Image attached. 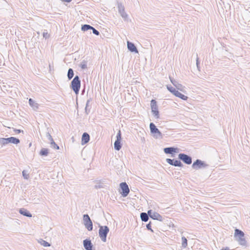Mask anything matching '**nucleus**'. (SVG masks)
I'll return each mask as SVG.
<instances>
[{"instance_id":"nucleus-17","label":"nucleus","mask_w":250,"mask_h":250,"mask_svg":"<svg viewBox=\"0 0 250 250\" xmlns=\"http://www.w3.org/2000/svg\"><path fill=\"white\" fill-rule=\"evenodd\" d=\"M177 148L172 147H169L165 148L164 149V152L166 154H173V153L177 152Z\"/></svg>"},{"instance_id":"nucleus-8","label":"nucleus","mask_w":250,"mask_h":250,"mask_svg":"<svg viewBox=\"0 0 250 250\" xmlns=\"http://www.w3.org/2000/svg\"><path fill=\"white\" fill-rule=\"evenodd\" d=\"M122 191L120 192L122 195L125 197H126L129 192V189L128 185L125 182H122L120 185Z\"/></svg>"},{"instance_id":"nucleus-22","label":"nucleus","mask_w":250,"mask_h":250,"mask_svg":"<svg viewBox=\"0 0 250 250\" xmlns=\"http://www.w3.org/2000/svg\"><path fill=\"white\" fill-rule=\"evenodd\" d=\"M175 96L183 100H187L188 98V97L187 96L184 95V94H182L178 91H177Z\"/></svg>"},{"instance_id":"nucleus-7","label":"nucleus","mask_w":250,"mask_h":250,"mask_svg":"<svg viewBox=\"0 0 250 250\" xmlns=\"http://www.w3.org/2000/svg\"><path fill=\"white\" fill-rule=\"evenodd\" d=\"M150 106H151V111L153 113V115L156 118H159V111L158 109V106L157 105V102L156 101L152 99L151 100L150 102Z\"/></svg>"},{"instance_id":"nucleus-18","label":"nucleus","mask_w":250,"mask_h":250,"mask_svg":"<svg viewBox=\"0 0 250 250\" xmlns=\"http://www.w3.org/2000/svg\"><path fill=\"white\" fill-rule=\"evenodd\" d=\"M7 139H8L7 141H8V144L11 143V144L17 145V144H19L20 142V141L19 139L16 138L14 137H11L9 138H7Z\"/></svg>"},{"instance_id":"nucleus-6","label":"nucleus","mask_w":250,"mask_h":250,"mask_svg":"<svg viewBox=\"0 0 250 250\" xmlns=\"http://www.w3.org/2000/svg\"><path fill=\"white\" fill-rule=\"evenodd\" d=\"M208 165L205 162L199 159H197L193 162L192 167L193 169H199L208 167Z\"/></svg>"},{"instance_id":"nucleus-20","label":"nucleus","mask_w":250,"mask_h":250,"mask_svg":"<svg viewBox=\"0 0 250 250\" xmlns=\"http://www.w3.org/2000/svg\"><path fill=\"white\" fill-rule=\"evenodd\" d=\"M29 103L30 105L35 110H36L38 109V104L36 103L32 99H29Z\"/></svg>"},{"instance_id":"nucleus-25","label":"nucleus","mask_w":250,"mask_h":250,"mask_svg":"<svg viewBox=\"0 0 250 250\" xmlns=\"http://www.w3.org/2000/svg\"><path fill=\"white\" fill-rule=\"evenodd\" d=\"M167 89L168 91H169L171 93H172L174 95H175L176 93L177 92V90L174 87H173L170 85H167Z\"/></svg>"},{"instance_id":"nucleus-1","label":"nucleus","mask_w":250,"mask_h":250,"mask_svg":"<svg viewBox=\"0 0 250 250\" xmlns=\"http://www.w3.org/2000/svg\"><path fill=\"white\" fill-rule=\"evenodd\" d=\"M245 234L242 230L236 229L234 230V237L236 241H237L239 244L245 246L247 245V241L245 238Z\"/></svg>"},{"instance_id":"nucleus-40","label":"nucleus","mask_w":250,"mask_h":250,"mask_svg":"<svg viewBox=\"0 0 250 250\" xmlns=\"http://www.w3.org/2000/svg\"><path fill=\"white\" fill-rule=\"evenodd\" d=\"M87 108H88V107L87 106H86L85 108V112L86 114H88L89 113V110L88 111Z\"/></svg>"},{"instance_id":"nucleus-2","label":"nucleus","mask_w":250,"mask_h":250,"mask_svg":"<svg viewBox=\"0 0 250 250\" xmlns=\"http://www.w3.org/2000/svg\"><path fill=\"white\" fill-rule=\"evenodd\" d=\"M81 87V80L78 76H75L71 81L70 87L74 92L78 94L79 92Z\"/></svg>"},{"instance_id":"nucleus-32","label":"nucleus","mask_w":250,"mask_h":250,"mask_svg":"<svg viewBox=\"0 0 250 250\" xmlns=\"http://www.w3.org/2000/svg\"><path fill=\"white\" fill-rule=\"evenodd\" d=\"M39 242L44 247H49L50 246V244L48 242L42 239H41L39 241Z\"/></svg>"},{"instance_id":"nucleus-28","label":"nucleus","mask_w":250,"mask_h":250,"mask_svg":"<svg viewBox=\"0 0 250 250\" xmlns=\"http://www.w3.org/2000/svg\"><path fill=\"white\" fill-rule=\"evenodd\" d=\"M182 247L184 248H186L187 246H188V241H187V238L184 237V236H183L182 237Z\"/></svg>"},{"instance_id":"nucleus-29","label":"nucleus","mask_w":250,"mask_h":250,"mask_svg":"<svg viewBox=\"0 0 250 250\" xmlns=\"http://www.w3.org/2000/svg\"><path fill=\"white\" fill-rule=\"evenodd\" d=\"M7 138H0V144L5 146L8 144Z\"/></svg>"},{"instance_id":"nucleus-30","label":"nucleus","mask_w":250,"mask_h":250,"mask_svg":"<svg viewBox=\"0 0 250 250\" xmlns=\"http://www.w3.org/2000/svg\"><path fill=\"white\" fill-rule=\"evenodd\" d=\"M80 67L83 69L87 68V62L83 60L80 64Z\"/></svg>"},{"instance_id":"nucleus-13","label":"nucleus","mask_w":250,"mask_h":250,"mask_svg":"<svg viewBox=\"0 0 250 250\" xmlns=\"http://www.w3.org/2000/svg\"><path fill=\"white\" fill-rule=\"evenodd\" d=\"M166 162L170 165L174 166L175 167H182L183 166V164L179 160L171 159L169 158H167L166 159Z\"/></svg>"},{"instance_id":"nucleus-10","label":"nucleus","mask_w":250,"mask_h":250,"mask_svg":"<svg viewBox=\"0 0 250 250\" xmlns=\"http://www.w3.org/2000/svg\"><path fill=\"white\" fill-rule=\"evenodd\" d=\"M178 158L187 165H190L192 163L191 157L186 154L180 153L178 155Z\"/></svg>"},{"instance_id":"nucleus-5","label":"nucleus","mask_w":250,"mask_h":250,"mask_svg":"<svg viewBox=\"0 0 250 250\" xmlns=\"http://www.w3.org/2000/svg\"><path fill=\"white\" fill-rule=\"evenodd\" d=\"M83 221L85 227L88 230L91 231L93 229V223L88 214L83 215Z\"/></svg>"},{"instance_id":"nucleus-12","label":"nucleus","mask_w":250,"mask_h":250,"mask_svg":"<svg viewBox=\"0 0 250 250\" xmlns=\"http://www.w3.org/2000/svg\"><path fill=\"white\" fill-rule=\"evenodd\" d=\"M171 83L173 84V85L175 86V87L179 90L184 92L185 90V87L183 86L182 84L179 83L177 81L174 80L171 77H169Z\"/></svg>"},{"instance_id":"nucleus-14","label":"nucleus","mask_w":250,"mask_h":250,"mask_svg":"<svg viewBox=\"0 0 250 250\" xmlns=\"http://www.w3.org/2000/svg\"><path fill=\"white\" fill-rule=\"evenodd\" d=\"M46 137L50 141L51 146L53 147L54 149H59V146L55 143L53 139L49 132L46 133Z\"/></svg>"},{"instance_id":"nucleus-33","label":"nucleus","mask_w":250,"mask_h":250,"mask_svg":"<svg viewBox=\"0 0 250 250\" xmlns=\"http://www.w3.org/2000/svg\"><path fill=\"white\" fill-rule=\"evenodd\" d=\"M22 174L25 179H28L29 178V174L27 173V171L25 170L22 171Z\"/></svg>"},{"instance_id":"nucleus-27","label":"nucleus","mask_w":250,"mask_h":250,"mask_svg":"<svg viewBox=\"0 0 250 250\" xmlns=\"http://www.w3.org/2000/svg\"><path fill=\"white\" fill-rule=\"evenodd\" d=\"M92 26L88 24H84L82 25L81 29L83 31H86L89 29H91Z\"/></svg>"},{"instance_id":"nucleus-11","label":"nucleus","mask_w":250,"mask_h":250,"mask_svg":"<svg viewBox=\"0 0 250 250\" xmlns=\"http://www.w3.org/2000/svg\"><path fill=\"white\" fill-rule=\"evenodd\" d=\"M148 214L151 218L154 220H157L160 221H163V217L159 213L155 211H152V210H149L148 211Z\"/></svg>"},{"instance_id":"nucleus-16","label":"nucleus","mask_w":250,"mask_h":250,"mask_svg":"<svg viewBox=\"0 0 250 250\" xmlns=\"http://www.w3.org/2000/svg\"><path fill=\"white\" fill-rule=\"evenodd\" d=\"M90 140V136L89 135L86 133L84 132L83 133L82 138V144L84 145L87 143Z\"/></svg>"},{"instance_id":"nucleus-31","label":"nucleus","mask_w":250,"mask_h":250,"mask_svg":"<svg viewBox=\"0 0 250 250\" xmlns=\"http://www.w3.org/2000/svg\"><path fill=\"white\" fill-rule=\"evenodd\" d=\"M104 188V184L103 183L99 182L95 186L96 189L102 188Z\"/></svg>"},{"instance_id":"nucleus-35","label":"nucleus","mask_w":250,"mask_h":250,"mask_svg":"<svg viewBox=\"0 0 250 250\" xmlns=\"http://www.w3.org/2000/svg\"><path fill=\"white\" fill-rule=\"evenodd\" d=\"M116 140L121 141V131L119 130L116 136Z\"/></svg>"},{"instance_id":"nucleus-15","label":"nucleus","mask_w":250,"mask_h":250,"mask_svg":"<svg viewBox=\"0 0 250 250\" xmlns=\"http://www.w3.org/2000/svg\"><path fill=\"white\" fill-rule=\"evenodd\" d=\"M127 46L128 49L130 51H131L132 52L137 53H138V51L136 47L134 44V43H133L129 41H127Z\"/></svg>"},{"instance_id":"nucleus-41","label":"nucleus","mask_w":250,"mask_h":250,"mask_svg":"<svg viewBox=\"0 0 250 250\" xmlns=\"http://www.w3.org/2000/svg\"><path fill=\"white\" fill-rule=\"evenodd\" d=\"M62 1H65L67 2H70L72 1V0H61Z\"/></svg>"},{"instance_id":"nucleus-26","label":"nucleus","mask_w":250,"mask_h":250,"mask_svg":"<svg viewBox=\"0 0 250 250\" xmlns=\"http://www.w3.org/2000/svg\"><path fill=\"white\" fill-rule=\"evenodd\" d=\"M74 76V71L72 68H69L67 72V77L68 80H71Z\"/></svg>"},{"instance_id":"nucleus-39","label":"nucleus","mask_w":250,"mask_h":250,"mask_svg":"<svg viewBox=\"0 0 250 250\" xmlns=\"http://www.w3.org/2000/svg\"><path fill=\"white\" fill-rule=\"evenodd\" d=\"M199 64V58H198V57H197V58H196V65H197V68L199 67V66H198Z\"/></svg>"},{"instance_id":"nucleus-4","label":"nucleus","mask_w":250,"mask_h":250,"mask_svg":"<svg viewBox=\"0 0 250 250\" xmlns=\"http://www.w3.org/2000/svg\"><path fill=\"white\" fill-rule=\"evenodd\" d=\"M149 128L151 133L153 136L156 139H161L163 137L162 133L157 128L156 125L153 123H151L149 125Z\"/></svg>"},{"instance_id":"nucleus-36","label":"nucleus","mask_w":250,"mask_h":250,"mask_svg":"<svg viewBox=\"0 0 250 250\" xmlns=\"http://www.w3.org/2000/svg\"><path fill=\"white\" fill-rule=\"evenodd\" d=\"M146 228L147 229L150 230L151 231L153 232V230L151 229V223L149 222L148 224H147L146 226Z\"/></svg>"},{"instance_id":"nucleus-23","label":"nucleus","mask_w":250,"mask_h":250,"mask_svg":"<svg viewBox=\"0 0 250 250\" xmlns=\"http://www.w3.org/2000/svg\"><path fill=\"white\" fill-rule=\"evenodd\" d=\"M114 146L115 149L119 150L122 147L121 141L116 140L114 144Z\"/></svg>"},{"instance_id":"nucleus-24","label":"nucleus","mask_w":250,"mask_h":250,"mask_svg":"<svg viewBox=\"0 0 250 250\" xmlns=\"http://www.w3.org/2000/svg\"><path fill=\"white\" fill-rule=\"evenodd\" d=\"M48 149L47 148H42L40 152V155L41 156H46L48 154Z\"/></svg>"},{"instance_id":"nucleus-19","label":"nucleus","mask_w":250,"mask_h":250,"mask_svg":"<svg viewBox=\"0 0 250 250\" xmlns=\"http://www.w3.org/2000/svg\"><path fill=\"white\" fill-rule=\"evenodd\" d=\"M19 212L23 216L31 217L32 214L26 209L25 208H21L19 210Z\"/></svg>"},{"instance_id":"nucleus-34","label":"nucleus","mask_w":250,"mask_h":250,"mask_svg":"<svg viewBox=\"0 0 250 250\" xmlns=\"http://www.w3.org/2000/svg\"><path fill=\"white\" fill-rule=\"evenodd\" d=\"M92 30V32L94 34L98 36L100 35V32L96 30L95 28H94L93 27H92V29H91Z\"/></svg>"},{"instance_id":"nucleus-38","label":"nucleus","mask_w":250,"mask_h":250,"mask_svg":"<svg viewBox=\"0 0 250 250\" xmlns=\"http://www.w3.org/2000/svg\"><path fill=\"white\" fill-rule=\"evenodd\" d=\"M14 131L16 133H20L21 132H23V130H21L20 129H15L14 130Z\"/></svg>"},{"instance_id":"nucleus-37","label":"nucleus","mask_w":250,"mask_h":250,"mask_svg":"<svg viewBox=\"0 0 250 250\" xmlns=\"http://www.w3.org/2000/svg\"><path fill=\"white\" fill-rule=\"evenodd\" d=\"M43 38H44L45 39H47L49 37V34H48V33L47 32H44L43 33Z\"/></svg>"},{"instance_id":"nucleus-21","label":"nucleus","mask_w":250,"mask_h":250,"mask_svg":"<svg viewBox=\"0 0 250 250\" xmlns=\"http://www.w3.org/2000/svg\"><path fill=\"white\" fill-rule=\"evenodd\" d=\"M149 215L145 212H142L140 214V217L142 221L147 222L148 220Z\"/></svg>"},{"instance_id":"nucleus-3","label":"nucleus","mask_w":250,"mask_h":250,"mask_svg":"<svg viewBox=\"0 0 250 250\" xmlns=\"http://www.w3.org/2000/svg\"><path fill=\"white\" fill-rule=\"evenodd\" d=\"M109 231V229L107 226H99V234L103 242H105L106 241V237Z\"/></svg>"},{"instance_id":"nucleus-42","label":"nucleus","mask_w":250,"mask_h":250,"mask_svg":"<svg viewBox=\"0 0 250 250\" xmlns=\"http://www.w3.org/2000/svg\"><path fill=\"white\" fill-rule=\"evenodd\" d=\"M89 102L90 101L89 100H88L86 102V106H87L88 107V105H89Z\"/></svg>"},{"instance_id":"nucleus-43","label":"nucleus","mask_w":250,"mask_h":250,"mask_svg":"<svg viewBox=\"0 0 250 250\" xmlns=\"http://www.w3.org/2000/svg\"><path fill=\"white\" fill-rule=\"evenodd\" d=\"M49 70L51 71V68H52V66H51V65L50 64H49Z\"/></svg>"},{"instance_id":"nucleus-9","label":"nucleus","mask_w":250,"mask_h":250,"mask_svg":"<svg viewBox=\"0 0 250 250\" xmlns=\"http://www.w3.org/2000/svg\"><path fill=\"white\" fill-rule=\"evenodd\" d=\"M118 11L121 16L124 19L125 21H127L128 15L126 13L125 10L124 6L121 3H118Z\"/></svg>"}]
</instances>
